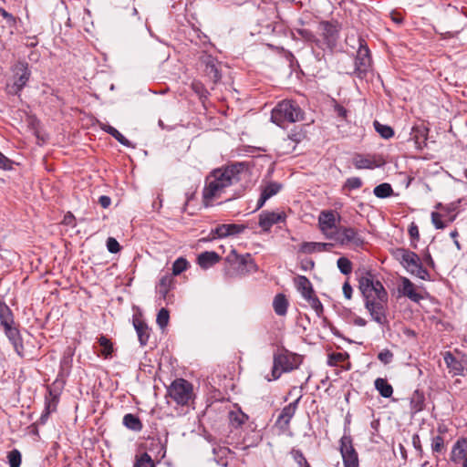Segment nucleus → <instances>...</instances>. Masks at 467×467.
<instances>
[{
    "label": "nucleus",
    "mask_w": 467,
    "mask_h": 467,
    "mask_svg": "<svg viewBox=\"0 0 467 467\" xmlns=\"http://www.w3.org/2000/svg\"><path fill=\"white\" fill-rule=\"evenodd\" d=\"M295 285L297 291L304 298L315 292L311 282L305 275H297L295 278Z\"/></svg>",
    "instance_id": "nucleus-26"
},
{
    "label": "nucleus",
    "mask_w": 467,
    "mask_h": 467,
    "mask_svg": "<svg viewBox=\"0 0 467 467\" xmlns=\"http://www.w3.org/2000/svg\"><path fill=\"white\" fill-rule=\"evenodd\" d=\"M358 49L355 58V68L353 74L360 78H366L368 73L371 70L372 59L370 50L363 38L358 39Z\"/></svg>",
    "instance_id": "nucleus-9"
},
{
    "label": "nucleus",
    "mask_w": 467,
    "mask_h": 467,
    "mask_svg": "<svg viewBox=\"0 0 467 467\" xmlns=\"http://www.w3.org/2000/svg\"><path fill=\"white\" fill-rule=\"evenodd\" d=\"M399 292L415 303H420L423 299V296L417 291L416 285L405 276L400 277Z\"/></svg>",
    "instance_id": "nucleus-16"
},
{
    "label": "nucleus",
    "mask_w": 467,
    "mask_h": 467,
    "mask_svg": "<svg viewBox=\"0 0 467 467\" xmlns=\"http://www.w3.org/2000/svg\"><path fill=\"white\" fill-rule=\"evenodd\" d=\"M213 453L214 461L218 465L223 467H226L228 465L227 457L232 453V451L228 447L216 445L213 448Z\"/></svg>",
    "instance_id": "nucleus-27"
},
{
    "label": "nucleus",
    "mask_w": 467,
    "mask_h": 467,
    "mask_svg": "<svg viewBox=\"0 0 467 467\" xmlns=\"http://www.w3.org/2000/svg\"><path fill=\"white\" fill-rule=\"evenodd\" d=\"M134 467H155V464L151 457L147 452H143L137 456Z\"/></svg>",
    "instance_id": "nucleus-47"
},
{
    "label": "nucleus",
    "mask_w": 467,
    "mask_h": 467,
    "mask_svg": "<svg viewBox=\"0 0 467 467\" xmlns=\"http://www.w3.org/2000/svg\"><path fill=\"white\" fill-rule=\"evenodd\" d=\"M337 265L340 273L345 275H350L353 269L352 262L345 256H341L337 259Z\"/></svg>",
    "instance_id": "nucleus-43"
},
{
    "label": "nucleus",
    "mask_w": 467,
    "mask_h": 467,
    "mask_svg": "<svg viewBox=\"0 0 467 467\" xmlns=\"http://www.w3.org/2000/svg\"><path fill=\"white\" fill-rule=\"evenodd\" d=\"M318 224L320 231L327 239H330V235H333L334 231L338 227L332 211H323L319 215Z\"/></svg>",
    "instance_id": "nucleus-15"
},
{
    "label": "nucleus",
    "mask_w": 467,
    "mask_h": 467,
    "mask_svg": "<svg viewBox=\"0 0 467 467\" xmlns=\"http://www.w3.org/2000/svg\"><path fill=\"white\" fill-rule=\"evenodd\" d=\"M104 130L114 137L123 146H131L130 141L114 127L108 125L104 128Z\"/></svg>",
    "instance_id": "nucleus-46"
},
{
    "label": "nucleus",
    "mask_w": 467,
    "mask_h": 467,
    "mask_svg": "<svg viewBox=\"0 0 467 467\" xmlns=\"http://www.w3.org/2000/svg\"><path fill=\"white\" fill-rule=\"evenodd\" d=\"M315 266V262L312 259L303 260L300 264V267L304 271L312 270Z\"/></svg>",
    "instance_id": "nucleus-64"
},
{
    "label": "nucleus",
    "mask_w": 467,
    "mask_h": 467,
    "mask_svg": "<svg viewBox=\"0 0 467 467\" xmlns=\"http://www.w3.org/2000/svg\"><path fill=\"white\" fill-rule=\"evenodd\" d=\"M301 397L297 398L295 401L285 406L279 414L276 422L282 424L284 427H288L292 418L294 417Z\"/></svg>",
    "instance_id": "nucleus-19"
},
{
    "label": "nucleus",
    "mask_w": 467,
    "mask_h": 467,
    "mask_svg": "<svg viewBox=\"0 0 467 467\" xmlns=\"http://www.w3.org/2000/svg\"><path fill=\"white\" fill-rule=\"evenodd\" d=\"M349 355L347 352H332L327 356V365L330 367L338 366L348 358Z\"/></svg>",
    "instance_id": "nucleus-40"
},
{
    "label": "nucleus",
    "mask_w": 467,
    "mask_h": 467,
    "mask_svg": "<svg viewBox=\"0 0 467 467\" xmlns=\"http://www.w3.org/2000/svg\"><path fill=\"white\" fill-rule=\"evenodd\" d=\"M409 234L412 240L418 241L420 238L419 228L414 223H411L409 227Z\"/></svg>",
    "instance_id": "nucleus-63"
},
{
    "label": "nucleus",
    "mask_w": 467,
    "mask_h": 467,
    "mask_svg": "<svg viewBox=\"0 0 467 467\" xmlns=\"http://www.w3.org/2000/svg\"><path fill=\"white\" fill-rule=\"evenodd\" d=\"M1 16L6 20V23L9 26H16V18L9 12H7L5 8L0 7Z\"/></svg>",
    "instance_id": "nucleus-57"
},
{
    "label": "nucleus",
    "mask_w": 467,
    "mask_h": 467,
    "mask_svg": "<svg viewBox=\"0 0 467 467\" xmlns=\"http://www.w3.org/2000/svg\"><path fill=\"white\" fill-rule=\"evenodd\" d=\"M444 362L454 376H462L464 366L451 351H446L443 355Z\"/></svg>",
    "instance_id": "nucleus-21"
},
{
    "label": "nucleus",
    "mask_w": 467,
    "mask_h": 467,
    "mask_svg": "<svg viewBox=\"0 0 467 467\" xmlns=\"http://www.w3.org/2000/svg\"><path fill=\"white\" fill-rule=\"evenodd\" d=\"M168 395L178 405L186 406L193 400V386L184 379H174L167 389Z\"/></svg>",
    "instance_id": "nucleus-8"
},
{
    "label": "nucleus",
    "mask_w": 467,
    "mask_h": 467,
    "mask_svg": "<svg viewBox=\"0 0 467 467\" xmlns=\"http://www.w3.org/2000/svg\"><path fill=\"white\" fill-rule=\"evenodd\" d=\"M282 189V184L276 182H270L262 188L261 193L270 199L272 196L277 194Z\"/></svg>",
    "instance_id": "nucleus-39"
},
{
    "label": "nucleus",
    "mask_w": 467,
    "mask_h": 467,
    "mask_svg": "<svg viewBox=\"0 0 467 467\" xmlns=\"http://www.w3.org/2000/svg\"><path fill=\"white\" fill-rule=\"evenodd\" d=\"M225 263L229 265V268L224 269V274L228 277L246 275L258 270L251 254H238L234 249L225 257Z\"/></svg>",
    "instance_id": "nucleus-4"
},
{
    "label": "nucleus",
    "mask_w": 467,
    "mask_h": 467,
    "mask_svg": "<svg viewBox=\"0 0 467 467\" xmlns=\"http://www.w3.org/2000/svg\"><path fill=\"white\" fill-rule=\"evenodd\" d=\"M189 265L188 261L183 257L176 259L172 265V276L179 275L187 269Z\"/></svg>",
    "instance_id": "nucleus-48"
},
{
    "label": "nucleus",
    "mask_w": 467,
    "mask_h": 467,
    "mask_svg": "<svg viewBox=\"0 0 467 467\" xmlns=\"http://www.w3.org/2000/svg\"><path fill=\"white\" fill-rule=\"evenodd\" d=\"M429 130L423 125L413 127L410 132V140L416 146H427Z\"/></svg>",
    "instance_id": "nucleus-24"
},
{
    "label": "nucleus",
    "mask_w": 467,
    "mask_h": 467,
    "mask_svg": "<svg viewBox=\"0 0 467 467\" xmlns=\"http://www.w3.org/2000/svg\"><path fill=\"white\" fill-rule=\"evenodd\" d=\"M317 32L322 38L317 37V47L332 51L337 46L339 28L336 22L322 21L317 26Z\"/></svg>",
    "instance_id": "nucleus-7"
},
{
    "label": "nucleus",
    "mask_w": 467,
    "mask_h": 467,
    "mask_svg": "<svg viewBox=\"0 0 467 467\" xmlns=\"http://www.w3.org/2000/svg\"><path fill=\"white\" fill-rule=\"evenodd\" d=\"M14 315L10 307L4 302L0 300V324L3 327H6L9 326H13Z\"/></svg>",
    "instance_id": "nucleus-32"
},
{
    "label": "nucleus",
    "mask_w": 467,
    "mask_h": 467,
    "mask_svg": "<svg viewBox=\"0 0 467 467\" xmlns=\"http://www.w3.org/2000/svg\"><path fill=\"white\" fill-rule=\"evenodd\" d=\"M310 306L316 311L317 315L320 317L323 313V305L319 298L315 295V292L305 298Z\"/></svg>",
    "instance_id": "nucleus-44"
},
{
    "label": "nucleus",
    "mask_w": 467,
    "mask_h": 467,
    "mask_svg": "<svg viewBox=\"0 0 467 467\" xmlns=\"http://www.w3.org/2000/svg\"><path fill=\"white\" fill-rule=\"evenodd\" d=\"M172 282V275L166 274L161 277L159 284L157 285V293L163 300H166L168 293L171 287Z\"/></svg>",
    "instance_id": "nucleus-30"
},
{
    "label": "nucleus",
    "mask_w": 467,
    "mask_h": 467,
    "mask_svg": "<svg viewBox=\"0 0 467 467\" xmlns=\"http://www.w3.org/2000/svg\"><path fill=\"white\" fill-rule=\"evenodd\" d=\"M170 319V314L169 311L166 308H161V310L158 312L156 322L159 325L161 328H164L167 327Z\"/></svg>",
    "instance_id": "nucleus-51"
},
{
    "label": "nucleus",
    "mask_w": 467,
    "mask_h": 467,
    "mask_svg": "<svg viewBox=\"0 0 467 467\" xmlns=\"http://www.w3.org/2000/svg\"><path fill=\"white\" fill-rule=\"evenodd\" d=\"M296 34L306 43L314 44L317 47V36L314 34L313 31L307 28H295L291 32L293 39H296Z\"/></svg>",
    "instance_id": "nucleus-33"
},
{
    "label": "nucleus",
    "mask_w": 467,
    "mask_h": 467,
    "mask_svg": "<svg viewBox=\"0 0 467 467\" xmlns=\"http://www.w3.org/2000/svg\"><path fill=\"white\" fill-rule=\"evenodd\" d=\"M30 76L31 71L28 63L26 61H18L15 67V81L10 92L19 94L28 82Z\"/></svg>",
    "instance_id": "nucleus-13"
},
{
    "label": "nucleus",
    "mask_w": 467,
    "mask_h": 467,
    "mask_svg": "<svg viewBox=\"0 0 467 467\" xmlns=\"http://www.w3.org/2000/svg\"><path fill=\"white\" fill-rule=\"evenodd\" d=\"M211 234H213V237L214 238H223L231 235V233L229 232L228 224H220L218 225L214 230H212Z\"/></svg>",
    "instance_id": "nucleus-54"
},
{
    "label": "nucleus",
    "mask_w": 467,
    "mask_h": 467,
    "mask_svg": "<svg viewBox=\"0 0 467 467\" xmlns=\"http://www.w3.org/2000/svg\"><path fill=\"white\" fill-rule=\"evenodd\" d=\"M288 138L291 140V141L295 142L296 144H299L306 140L307 134L304 127L296 126L291 130V131L288 134Z\"/></svg>",
    "instance_id": "nucleus-37"
},
{
    "label": "nucleus",
    "mask_w": 467,
    "mask_h": 467,
    "mask_svg": "<svg viewBox=\"0 0 467 467\" xmlns=\"http://www.w3.org/2000/svg\"><path fill=\"white\" fill-rule=\"evenodd\" d=\"M358 289L363 296L365 308L372 320L384 326L388 323L386 315L389 295L382 283L370 270L359 269L356 272Z\"/></svg>",
    "instance_id": "nucleus-1"
},
{
    "label": "nucleus",
    "mask_w": 467,
    "mask_h": 467,
    "mask_svg": "<svg viewBox=\"0 0 467 467\" xmlns=\"http://www.w3.org/2000/svg\"><path fill=\"white\" fill-rule=\"evenodd\" d=\"M362 186V181L358 177H350L347 179L343 188L348 191L359 189Z\"/></svg>",
    "instance_id": "nucleus-52"
},
{
    "label": "nucleus",
    "mask_w": 467,
    "mask_h": 467,
    "mask_svg": "<svg viewBox=\"0 0 467 467\" xmlns=\"http://www.w3.org/2000/svg\"><path fill=\"white\" fill-rule=\"evenodd\" d=\"M228 228L231 235H237L244 231L245 226L244 224L232 223L228 224Z\"/></svg>",
    "instance_id": "nucleus-61"
},
{
    "label": "nucleus",
    "mask_w": 467,
    "mask_h": 467,
    "mask_svg": "<svg viewBox=\"0 0 467 467\" xmlns=\"http://www.w3.org/2000/svg\"><path fill=\"white\" fill-rule=\"evenodd\" d=\"M334 111L338 118H340L342 119H347L348 111L342 105L336 103L334 106Z\"/></svg>",
    "instance_id": "nucleus-60"
},
{
    "label": "nucleus",
    "mask_w": 467,
    "mask_h": 467,
    "mask_svg": "<svg viewBox=\"0 0 467 467\" xmlns=\"http://www.w3.org/2000/svg\"><path fill=\"white\" fill-rule=\"evenodd\" d=\"M7 460L10 467H20L22 455L17 449H14L7 453Z\"/></svg>",
    "instance_id": "nucleus-49"
},
{
    "label": "nucleus",
    "mask_w": 467,
    "mask_h": 467,
    "mask_svg": "<svg viewBox=\"0 0 467 467\" xmlns=\"http://www.w3.org/2000/svg\"><path fill=\"white\" fill-rule=\"evenodd\" d=\"M107 248H108L109 252H110L112 254H116L120 250V245L115 238L109 237L107 239Z\"/></svg>",
    "instance_id": "nucleus-58"
},
{
    "label": "nucleus",
    "mask_w": 467,
    "mask_h": 467,
    "mask_svg": "<svg viewBox=\"0 0 467 467\" xmlns=\"http://www.w3.org/2000/svg\"><path fill=\"white\" fill-rule=\"evenodd\" d=\"M122 423L127 429L135 432H140L143 429V424L140 419L132 413L125 414L122 420Z\"/></svg>",
    "instance_id": "nucleus-29"
},
{
    "label": "nucleus",
    "mask_w": 467,
    "mask_h": 467,
    "mask_svg": "<svg viewBox=\"0 0 467 467\" xmlns=\"http://www.w3.org/2000/svg\"><path fill=\"white\" fill-rule=\"evenodd\" d=\"M285 213L263 212L259 215L258 224L265 232H268L274 224L285 222Z\"/></svg>",
    "instance_id": "nucleus-17"
},
{
    "label": "nucleus",
    "mask_w": 467,
    "mask_h": 467,
    "mask_svg": "<svg viewBox=\"0 0 467 467\" xmlns=\"http://www.w3.org/2000/svg\"><path fill=\"white\" fill-rule=\"evenodd\" d=\"M444 448V439L441 435L433 436L431 439V450L433 452L440 453Z\"/></svg>",
    "instance_id": "nucleus-53"
},
{
    "label": "nucleus",
    "mask_w": 467,
    "mask_h": 467,
    "mask_svg": "<svg viewBox=\"0 0 467 467\" xmlns=\"http://www.w3.org/2000/svg\"><path fill=\"white\" fill-rule=\"evenodd\" d=\"M200 63L203 68V72L206 77H208L213 84L218 83L222 78V74L220 70L221 63L218 59L213 57L210 54L203 53L200 57Z\"/></svg>",
    "instance_id": "nucleus-12"
},
{
    "label": "nucleus",
    "mask_w": 467,
    "mask_h": 467,
    "mask_svg": "<svg viewBox=\"0 0 467 467\" xmlns=\"http://www.w3.org/2000/svg\"><path fill=\"white\" fill-rule=\"evenodd\" d=\"M133 326L137 332L140 346H146L150 338V328L148 325L140 319H133Z\"/></svg>",
    "instance_id": "nucleus-25"
},
{
    "label": "nucleus",
    "mask_w": 467,
    "mask_h": 467,
    "mask_svg": "<svg viewBox=\"0 0 467 467\" xmlns=\"http://www.w3.org/2000/svg\"><path fill=\"white\" fill-rule=\"evenodd\" d=\"M333 247L334 244L331 243L303 242L299 251L304 254H313L317 252H329Z\"/></svg>",
    "instance_id": "nucleus-22"
},
{
    "label": "nucleus",
    "mask_w": 467,
    "mask_h": 467,
    "mask_svg": "<svg viewBox=\"0 0 467 467\" xmlns=\"http://www.w3.org/2000/svg\"><path fill=\"white\" fill-rule=\"evenodd\" d=\"M273 307L277 316H285L288 308V301L285 295L277 294L273 301Z\"/></svg>",
    "instance_id": "nucleus-34"
},
{
    "label": "nucleus",
    "mask_w": 467,
    "mask_h": 467,
    "mask_svg": "<svg viewBox=\"0 0 467 467\" xmlns=\"http://www.w3.org/2000/svg\"><path fill=\"white\" fill-rule=\"evenodd\" d=\"M192 88L196 93L201 99H207L210 95L208 89L204 87V85L201 81H193L192 83Z\"/></svg>",
    "instance_id": "nucleus-50"
},
{
    "label": "nucleus",
    "mask_w": 467,
    "mask_h": 467,
    "mask_svg": "<svg viewBox=\"0 0 467 467\" xmlns=\"http://www.w3.org/2000/svg\"><path fill=\"white\" fill-rule=\"evenodd\" d=\"M374 386L383 398H390L393 394L392 386L385 379H376Z\"/></svg>",
    "instance_id": "nucleus-35"
},
{
    "label": "nucleus",
    "mask_w": 467,
    "mask_h": 467,
    "mask_svg": "<svg viewBox=\"0 0 467 467\" xmlns=\"http://www.w3.org/2000/svg\"><path fill=\"white\" fill-rule=\"evenodd\" d=\"M425 397L420 390H415L410 399V408L416 413L424 410Z\"/></svg>",
    "instance_id": "nucleus-36"
},
{
    "label": "nucleus",
    "mask_w": 467,
    "mask_h": 467,
    "mask_svg": "<svg viewBox=\"0 0 467 467\" xmlns=\"http://www.w3.org/2000/svg\"><path fill=\"white\" fill-rule=\"evenodd\" d=\"M442 214L437 212L431 213V223L436 229H444L446 223L441 220Z\"/></svg>",
    "instance_id": "nucleus-56"
},
{
    "label": "nucleus",
    "mask_w": 467,
    "mask_h": 467,
    "mask_svg": "<svg viewBox=\"0 0 467 467\" xmlns=\"http://www.w3.org/2000/svg\"><path fill=\"white\" fill-rule=\"evenodd\" d=\"M467 439L466 438H460L457 440V441L453 444L451 449V460L455 462L459 463L467 458Z\"/></svg>",
    "instance_id": "nucleus-20"
},
{
    "label": "nucleus",
    "mask_w": 467,
    "mask_h": 467,
    "mask_svg": "<svg viewBox=\"0 0 467 467\" xmlns=\"http://www.w3.org/2000/svg\"><path fill=\"white\" fill-rule=\"evenodd\" d=\"M4 329L5 336L9 339L10 343L13 345L16 354L20 357H23L24 344L18 328L14 326H9L5 327Z\"/></svg>",
    "instance_id": "nucleus-18"
},
{
    "label": "nucleus",
    "mask_w": 467,
    "mask_h": 467,
    "mask_svg": "<svg viewBox=\"0 0 467 467\" xmlns=\"http://www.w3.org/2000/svg\"><path fill=\"white\" fill-rule=\"evenodd\" d=\"M48 394H49L50 400L46 402L45 416H47L51 411L56 410L57 404L58 402L59 394L57 392H56L52 389L48 388ZM42 417H44V415H42Z\"/></svg>",
    "instance_id": "nucleus-42"
},
{
    "label": "nucleus",
    "mask_w": 467,
    "mask_h": 467,
    "mask_svg": "<svg viewBox=\"0 0 467 467\" xmlns=\"http://www.w3.org/2000/svg\"><path fill=\"white\" fill-rule=\"evenodd\" d=\"M299 364L298 355L283 349L281 352L274 354L271 377L266 376L265 379L267 381L276 380L283 373H287L297 368Z\"/></svg>",
    "instance_id": "nucleus-6"
},
{
    "label": "nucleus",
    "mask_w": 467,
    "mask_h": 467,
    "mask_svg": "<svg viewBox=\"0 0 467 467\" xmlns=\"http://www.w3.org/2000/svg\"><path fill=\"white\" fill-rule=\"evenodd\" d=\"M98 342L101 348L99 355H100L105 359L111 358L115 348L110 339L104 335H100V337L98 338Z\"/></svg>",
    "instance_id": "nucleus-31"
},
{
    "label": "nucleus",
    "mask_w": 467,
    "mask_h": 467,
    "mask_svg": "<svg viewBox=\"0 0 467 467\" xmlns=\"http://www.w3.org/2000/svg\"><path fill=\"white\" fill-rule=\"evenodd\" d=\"M230 426L234 429L241 428L248 420V416L241 409L231 410L228 413Z\"/></svg>",
    "instance_id": "nucleus-28"
},
{
    "label": "nucleus",
    "mask_w": 467,
    "mask_h": 467,
    "mask_svg": "<svg viewBox=\"0 0 467 467\" xmlns=\"http://www.w3.org/2000/svg\"><path fill=\"white\" fill-rule=\"evenodd\" d=\"M330 240H334L340 245L353 244L356 247H362L365 243L358 229L342 224H338L334 234L330 235Z\"/></svg>",
    "instance_id": "nucleus-10"
},
{
    "label": "nucleus",
    "mask_w": 467,
    "mask_h": 467,
    "mask_svg": "<svg viewBox=\"0 0 467 467\" xmlns=\"http://www.w3.org/2000/svg\"><path fill=\"white\" fill-rule=\"evenodd\" d=\"M244 169V163L236 162L226 167L213 170L207 177L202 191L203 203L212 205L215 198H220L225 188L238 183L241 181V172Z\"/></svg>",
    "instance_id": "nucleus-2"
},
{
    "label": "nucleus",
    "mask_w": 467,
    "mask_h": 467,
    "mask_svg": "<svg viewBox=\"0 0 467 467\" xmlns=\"http://www.w3.org/2000/svg\"><path fill=\"white\" fill-rule=\"evenodd\" d=\"M352 163L358 170H372L374 168L382 167L385 165L386 161L382 156L379 155L356 154L352 158Z\"/></svg>",
    "instance_id": "nucleus-14"
},
{
    "label": "nucleus",
    "mask_w": 467,
    "mask_h": 467,
    "mask_svg": "<svg viewBox=\"0 0 467 467\" xmlns=\"http://www.w3.org/2000/svg\"><path fill=\"white\" fill-rule=\"evenodd\" d=\"M342 291H343L344 296L347 299H351L352 298L353 288H352L351 285L349 284L348 280H347L343 284Z\"/></svg>",
    "instance_id": "nucleus-62"
},
{
    "label": "nucleus",
    "mask_w": 467,
    "mask_h": 467,
    "mask_svg": "<svg viewBox=\"0 0 467 467\" xmlns=\"http://www.w3.org/2000/svg\"><path fill=\"white\" fill-rule=\"evenodd\" d=\"M339 451L342 456L344 467H359L358 455L353 447L350 435H344L340 439Z\"/></svg>",
    "instance_id": "nucleus-11"
},
{
    "label": "nucleus",
    "mask_w": 467,
    "mask_h": 467,
    "mask_svg": "<svg viewBox=\"0 0 467 467\" xmlns=\"http://www.w3.org/2000/svg\"><path fill=\"white\" fill-rule=\"evenodd\" d=\"M220 255L213 251H205L197 257V263L202 269H207L220 261Z\"/></svg>",
    "instance_id": "nucleus-23"
},
{
    "label": "nucleus",
    "mask_w": 467,
    "mask_h": 467,
    "mask_svg": "<svg viewBox=\"0 0 467 467\" xmlns=\"http://www.w3.org/2000/svg\"><path fill=\"white\" fill-rule=\"evenodd\" d=\"M290 454L299 467H312L304 456L301 450L293 448L290 451Z\"/></svg>",
    "instance_id": "nucleus-45"
},
{
    "label": "nucleus",
    "mask_w": 467,
    "mask_h": 467,
    "mask_svg": "<svg viewBox=\"0 0 467 467\" xmlns=\"http://www.w3.org/2000/svg\"><path fill=\"white\" fill-rule=\"evenodd\" d=\"M394 354L389 349H383L378 354V359L384 365H388L393 361Z\"/></svg>",
    "instance_id": "nucleus-55"
},
{
    "label": "nucleus",
    "mask_w": 467,
    "mask_h": 467,
    "mask_svg": "<svg viewBox=\"0 0 467 467\" xmlns=\"http://www.w3.org/2000/svg\"><path fill=\"white\" fill-rule=\"evenodd\" d=\"M374 127L376 131L384 139H390L394 136V130L389 125H384L375 120Z\"/></svg>",
    "instance_id": "nucleus-41"
},
{
    "label": "nucleus",
    "mask_w": 467,
    "mask_h": 467,
    "mask_svg": "<svg viewBox=\"0 0 467 467\" xmlns=\"http://www.w3.org/2000/svg\"><path fill=\"white\" fill-rule=\"evenodd\" d=\"M14 161L0 151V168L5 171L12 170Z\"/></svg>",
    "instance_id": "nucleus-59"
},
{
    "label": "nucleus",
    "mask_w": 467,
    "mask_h": 467,
    "mask_svg": "<svg viewBox=\"0 0 467 467\" xmlns=\"http://www.w3.org/2000/svg\"><path fill=\"white\" fill-rule=\"evenodd\" d=\"M395 256L410 275L424 281L431 280L429 271L423 267L422 262L416 253L409 249L399 248L395 252Z\"/></svg>",
    "instance_id": "nucleus-5"
},
{
    "label": "nucleus",
    "mask_w": 467,
    "mask_h": 467,
    "mask_svg": "<svg viewBox=\"0 0 467 467\" xmlns=\"http://www.w3.org/2000/svg\"><path fill=\"white\" fill-rule=\"evenodd\" d=\"M304 119V111L296 101L283 99L271 111V120L279 127L286 123H295Z\"/></svg>",
    "instance_id": "nucleus-3"
},
{
    "label": "nucleus",
    "mask_w": 467,
    "mask_h": 467,
    "mask_svg": "<svg viewBox=\"0 0 467 467\" xmlns=\"http://www.w3.org/2000/svg\"><path fill=\"white\" fill-rule=\"evenodd\" d=\"M373 193L380 199L388 198L393 194V189L389 183L383 182L374 188Z\"/></svg>",
    "instance_id": "nucleus-38"
}]
</instances>
